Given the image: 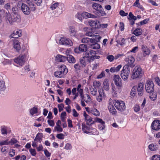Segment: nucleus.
<instances>
[{
    "mask_svg": "<svg viewBox=\"0 0 160 160\" xmlns=\"http://www.w3.org/2000/svg\"><path fill=\"white\" fill-rule=\"evenodd\" d=\"M154 83L152 81L148 80L145 84L146 90L147 92L150 93L149 98L153 101L156 99L157 97L156 93L154 92Z\"/></svg>",
    "mask_w": 160,
    "mask_h": 160,
    "instance_id": "1",
    "label": "nucleus"
},
{
    "mask_svg": "<svg viewBox=\"0 0 160 160\" xmlns=\"http://www.w3.org/2000/svg\"><path fill=\"white\" fill-rule=\"evenodd\" d=\"M92 125H87L85 123H82V130L85 133L87 134H90L94 135H98V132L96 128H93Z\"/></svg>",
    "mask_w": 160,
    "mask_h": 160,
    "instance_id": "2",
    "label": "nucleus"
},
{
    "mask_svg": "<svg viewBox=\"0 0 160 160\" xmlns=\"http://www.w3.org/2000/svg\"><path fill=\"white\" fill-rule=\"evenodd\" d=\"M143 74L142 69L139 66H136L134 68L132 75L133 79L141 78Z\"/></svg>",
    "mask_w": 160,
    "mask_h": 160,
    "instance_id": "3",
    "label": "nucleus"
},
{
    "mask_svg": "<svg viewBox=\"0 0 160 160\" xmlns=\"http://www.w3.org/2000/svg\"><path fill=\"white\" fill-rule=\"evenodd\" d=\"M6 19L7 21H8L11 24H12L13 23L15 22H19L21 20L20 16L19 15H11L8 12V14L7 13L6 16Z\"/></svg>",
    "mask_w": 160,
    "mask_h": 160,
    "instance_id": "4",
    "label": "nucleus"
},
{
    "mask_svg": "<svg viewBox=\"0 0 160 160\" xmlns=\"http://www.w3.org/2000/svg\"><path fill=\"white\" fill-rule=\"evenodd\" d=\"M130 72V69L128 66L125 65L123 67L122 70L121 71L120 75L124 80L125 81L127 80Z\"/></svg>",
    "mask_w": 160,
    "mask_h": 160,
    "instance_id": "5",
    "label": "nucleus"
},
{
    "mask_svg": "<svg viewBox=\"0 0 160 160\" xmlns=\"http://www.w3.org/2000/svg\"><path fill=\"white\" fill-rule=\"evenodd\" d=\"M117 109L120 112H123L126 109V106L124 102L122 101L115 100L113 102Z\"/></svg>",
    "mask_w": 160,
    "mask_h": 160,
    "instance_id": "6",
    "label": "nucleus"
},
{
    "mask_svg": "<svg viewBox=\"0 0 160 160\" xmlns=\"http://www.w3.org/2000/svg\"><path fill=\"white\" fill-rule=\"evenodd\" d=\"M60 44L67 46H71L72 45V42L70 39L62 37L59 41Z\"/></svg>",
    "mask_w": 160,
    "mask_h": 160,
    "instance_id": "7",
    "label": "nucleus"
},
{
    "mask_svg": "<svg viewBox=\"0 0 160 160\" xmlns=\"http://www.w3.org/2000/svg\"><path fill=\"white\" fill-rule=\"evenodd\" d=\"M14 61L20 65L22 66L25 62V56L24 55H20L17 58H15Z\"/></svg>",
    "mask_w": 160,
    "mask_h": 160,
    "instance_id": "8",
    "label": "nucleus"
},
{
    "mask_svg": "<svg viewBox=\"0 0 160 160\" xmlns=\"http://www.w3.org/2000/svg\"><path fill=\"white\" fill-rule=\"evenodd\" d=\"M83 115L85 118V121L86 122V125H92L95 123V120H93V118L89 115H88L85 111H84Z\"/></svg>",
    "mask_w": 160,
    "mask_h": 160,
    "instance_id": "9",
    "label": "nucleus"
},
{
    "mask_svg": "<svg viewBox=\"0 0 160 160\" xmlns=\"http://www.w3.org/2000/svg\"><path fill=\"white\" fill-rule=\"evenodd\" d=\"M87 49L86 45L83 44H80L78 48H75L74 49L75 52L80 53L82 52H85Z\"/></svg>",
    "mask_w": 160,
    "mask_h": 160,
    "instance_id": "10",
    "label": "nucleus"
},
{
    "mask_svg": "<svg viewBox=\"0 0 160 160\" xmlns=\"http://www.w3.org/2000/svg\"><path fill=\"white\" fill-rule=\"evenodd\" d=\"M92 7L93 9L98 11L101 14L102 16H103L105 13L103 11V8L102 6L99 4L94 3L92 5Z\"/></svg>",
    "mask_w": 160,
    "mask_h": 160,
    "instance_id": "11",
    "label": "nucleus"
},
{
    "mask_svg": "<svg viewBox=\"0 0 160 160\" xmlns=\"http://www.w3.org/2000/svg\"><path fill=\"white\" fill-rule=\"evenodd\" d=\"M96 53V52L92 50L87 49L85 51V53L84 54V57L88 58H89V62H91V58L93 57V54Z\"/></svg>",
    "mask_w": 160,
    "mask_h": 160,
    "instance_id": "12",
    "label": "nucleus"
},
{
    "mask_svg": "<svg viewBox=\"0 0 160 160\" xmlns=\"http://www.w3.org/2000/svg\"><path fill=\"white\" fill-rule=\"evenodd\" d=\"M21 10L24 14L26 15L29 14L31 12L30 8L28 5L22 3L21 6Z\"/></svg>",
    "mask_w": 160,
    "mask_h": 160,
    "instance_id": "13",
    "label": "nucleus"
},
{
    "mask_svg": "<svg viewBox=\"0 0 160 160\" xmlns=\"http://www.w3.org/2000/svg\"><path fill=\"white\" fill-rule=\"evenodd\" d=\"M151 127L155 130H158L160 129V121L158 120L154 121L152 124Z\"/></svg>",
    "mask_w": 160,
    "mask_h": 160,
    "instance_id": "14",
    "label": "nucleus"
},
{
    "mask_svg": "<svg viewBox=\"0 0 160 160\" xmlns=\"http://www.w3.org/2000/svg\"><path fill=\"white\" fill-rule=\"evenodd\" d=\"M113 80L115 85L118 87H121L122 85V80L118 75H114L113 76Z\"/></svg>",
    "mask_w": 160,
    "mask_h": 160,
    "instance_id": "15",
    "label": "nucleus"
},
{
    "mask_svg": "<svg viewBox=\"0 0 160 160\" xmlns=\"http://www.w3.org/2000/svg\"><path fill=\"white\" fill-rule=\"evenodd\" d=\"M128 65H127L128 66L129 68V67L131 68L134 67L135 66V64H134L135 62L134 58L132 56H130L128 57Z\"/></svg>",
    "mask_w": 160,
    "mask_h": 160,
    "instance_id": "16",
    "label": "nucleus"
},
{
    "mask_svg": "<svg viewBox=\"0 0 160 160\" xmlns=\"http://www.w3.org/2000/svg\"><path fill=\"white\" fill-rule=\"evenodd\" d=\"M13 48L16 52H19L21 49L20 42L18 41H16L13 42Z\"/></svg>",
    "mask_w": 160,
    "mask_h": 160,
    "instance_id": "17",
    "label": "nucleus"
},
{
    "mask_svg": "<svg viewBox=\"0 0 160 160\" xmlns=\"http://www.w3.org/2000/svg\"><path fill=\"white\" fill-rule=\"evenodd\" d=\"M56 59L58 62H64L67 60L66 56L60 54H58L56 56Z\"/></svg>",
    "mask_w": 160,
    "mask_h": 160,
    "instance_id": "18",
    "label": "nucleus"
},
{
    "mask_svg": "<svg viewBox=\"0 0 160 160\" xmlns=\"http://www.w3.org/2000/svg\"><path fill=\"white\" fill-rule=\"evenodd\" d=\"M137 91L138 95L142 96L143 92V85L142 83L138 84L137 87Z\"/></svg>",
    "mask_w": 160,
    "mask_h": 160,
    "instance_id": "19",
    "label": "nucleus"
},
{
    "mask_svg": "<svg viewBox=\"0 0 160 160\" xmlns=\"http://www.w3.org/2000/svg\"><path fill=\"white\" fill-rule=\"evenodd\" d=\"M108 107L109 111L110 113H112L113 115L116 114L117 113L116 110L112 104L109 103L108 105Z\"/></svg>",
    "mask_w": 160,
    "mask_h": 160,
    "instance_id": "20",
    "label": "nucleus"
},
{
    "mask_svg": "<svg viewBox=\"0 0 160 160\" xmlns=\"http://www.w3.org/2000/svg\"><path fill=\"white\" fill-rule=\"evenodd\" d=\"M89 24L91 26L95 28H98L100 26L99 22L98 21L91 20L89 22Z\"/></svg>",
    "mask_w": 160,
    "mask_h": 160,
    "instance_id": "21",
    "label": "nucleus"
},
{
    "mask_svg": "<svg viewBox=\"0 0 160 160\" xmlns=\"http://www.w3.org/2000/svg\"><path fill=\"white\" fill-rule=\"evenodd\" d=\"M67 60L68 62L71 63H74L76 62V59L72 55L68 54L66 57Z\"/></svg>",
    "mask_w": 160,
    "mask_h": 160,
    "instance_id": "22",
    "label": "nucleus"
},
{
    "mask_svg": "<svg viewBox=\"0 0 160 160\" xmlns=\"http://www.w3.org/2000/svg\"><path fill=\"white\" fill-rule=\"evenodd\" d=\"M54 75L57 78H64L65 75L58 70L54 72Z\"/></svg>",
    "mask_w": 160,
    "mask_h": 160,
    "instance_id": "23",
    "label": "nucleus"
},
{
    "mask_svg": "<svg viewBox=\"0 0 160 160\" xmlns=\"http://www.w3.org/2000/svg\"><path fill=\"white\" fill-rule=\"evenodd\" d=\"M82 15L83 16V18H96L97 17L96 16L87 12H83L82 13Z\"/></svg>",
    "mask_w": 160,
    "mask_h": 160,
    "instance_id": "24",
    "label": "nucleus"
},
{
    "mask_svg": "<svg viewBox=\"0 0 160 160\" xmlns=\"http://www.w3.org/2000/svg\"><path fill=\"white\" fill-rule=\"evenodd\" d=\"M103 87L105 90H109V82L108 79H106L104 80L103 83Z\"/></svg>",
    "mask_w": 160,
    "mask_h": 160,
    "instance_id": "25",
    "label": "nucleus"
},
{
    "mask_svg": "<svg viewBox=\"0 0 160 160\" xmlns=\"http://www.w3.org/2000/svg\"><path fill=\"white\" fill-rule=\"evenodd\" d=\"M59 70L62 71L65 75L67 74L68 71L66 66L64 65H60L59 67Z\"/></svg>",
    "mask_w": 160,
    "mask_h": 160,
    "instance_id": "26",
    "label": "nucleus"
},
{
    "mask_svg": "<svg viewBox=\"0 0 160 160\" xmlns=\"http://www.w3.org/2000/svg\"><path fill=\"white\" fill-rule=\"evenodd\" d=\"M43 137L42 134L41 133L38 132L37 134L36 137L34 139L35 141H38L39 142H41L42 140V138Z\"/></svg>",
    "mask_w": 160,
    "mask_h": 160,
    "instance_id": "27",
    "label": "nucleus"
},
{
    "mask_svg": "<svg viewBox=\"0 0 160 160\" xmlns=\"http://www.w3.org/2000/svg\"><path fill=\"white\" fill-rule=\"evenodd\" d=\"M27 3L29 6L32 11H34L36 10V8L34 7V5L32 0H27Z\"/></svg>",
    "mask_w": 160,
    "mask_h": 160,
    "instance_id": "28",
    "label": "nucleus"
},
{
    "mask_svg": "<svg viewBox=\"0 0 160 160\" xmlns=\"http://www.w3.org/2000/svg\"><path fill=\"white\" fill-rule=\"evenodd\" d=\"M148 148L151 151H155L158 149V146L153 143L149 145Z\"/></svg>",
    "mask_w": 160,
    "mask_h": 160,
    "instance_id": "29",
    "label": "nucleus"
},
{
    "mask_svg": "<svg viewBox=\"0 0 160 160\" xmlns=\"http://www.w3.org/2000/svg\"><path fill=\"white\" fill-rule=\"evenodd\" d=\"M6 89L5 83L3 79H0V91H4Z\"/></svg>",
    "mask_w": 160,
    "mask_h": 160,
    "instance_id": "30",
    "label": "nucleus"
},
{
    "mask_svg": "<svg viewBox=\"0 0 160 160\" xmlns=\"http://www.w3.org/2000/svg\"><path fill=\"white\" fill-rule=\"evenodd\" d=\"M21 36V32H19V31H14L13 34L11 35L12 38H17Z\"/></svg>",
    "mask_w": 160,
    "mask_h": 160,
    "instance_id": "31",
    "label": "nucleus"
},
{
    "mask_svg": "<svg viewBox=\"0 0 160 160\" xmlns=\"http://www.w3.org/2000/svg\"><path fill=\"white\" fill-rule=\"evenodd\" d=\"M142 48L144 53L146 55H149L150 53V51L146 46L143 45L142 46Z\"/></svg>",
    "mask_w": 160,
    "mask_h": 160,
    "instance_id": "32",
    "label": "nucleus"
},
{
    "mask_svg": "<svg viewBox=\"0 0 160 160\" xmlns=\"http://www.w3.org/2000/svg\"><path fill=\"white\" fill-rule=\"evenodd\" d=\"M142 33V30L140 28H137L133 32L134 34L137 36L141 35Z\"/></svg>",
    "mask_w": 160,
    "mask_h": 160,
    "instance_id": "33",
    "label": "nucleus"
},
{
    "mask_svg": "<svg viewBox=\"0 0 160 160\" xmlns=\"http://www.w3.org/2000/svg\"><path fill=\"white\" fill-rule=\"evenodd\" d=\"M69 30L71 36H74L76 35V32L74 27L72 26L70 27Z\"/></svg>",
    "mask_w": 160,
    "mask_h": 160,
    "instance_id": "34",
    "label": "nucleus"
},
{
    "mask_svg": "<svg viewBox=\"0 0 160 160\" xmlns=\"http://www.w3.org/2000/svg\"><path fill=\"white\" fill-rule=\"evenodd\" d=\"M38 112V108L34 107L31 108L30 110V113L32 116L36 113H37Z\"/></svg>",
    "mask_w": 160,
    "mask_h": 160,
    "instance_id": "35",
    "label": "nucleus"
},
{
    "mask_svg": "<svg viewBox=\"0 0 160 160\" xmlns=\"http://www.w3.org/2000/svg\"><path fill=\"white\" fill-rule=\"evenodd\" d=\"M90 91L91 93L93 96H96L97 93V91L96 88H93L92 87L90 88Z\"/></svg>",
    "mask_w": 160,
    "mask_h": 160,
    "instance_id": "36",
    "label": "nucleus"
},
{
    "mask_svg": "<svg viewBox=\"0 0 160 160\" xmlns=\"http://www.w3.org/2000/svg\"><path fill=\"white\" fill-rule=\"evenodd\" d=\"M137 88V87L136 86H134L132 88L130 93V95L134 97L135 96L136 94V90Z\"/></svg>",
    "mask_w": 160,
    "mask_h": 160,
    "instance_id": "37",
    "label": "nucleus"
},
{
    "mask_svg": "<svg viewBox=\"0 0 160 160\" xmlns=\"http://www.w3.org/2000/svg\"><path fill=\"white\" fill-rule=\"evenodd\" d=\"M128 18V20H137V17L134 16L131 12L129 13Z\"/></svg>",
    "mask_w": 160,
    "mask_h": 160,
    "instance_id": "38",
    "label": "nucleus"
},
{
    "mask_svg": "<svg viewBox=\"0 0 160 160\" xmlns=\"http://www.w3.org/2000/svg\"><path fill=\"white\" fill-rule=\"evenodd\" d=\"M85 58L84 57H83L80 59V62L82 68L85 67L86 65V63L85 61Z\"/></svg>",
    "mask_w": 160,
    "mask_h": 160,
    "instance_id": "39",
    "label": "nucleus"
},
{
    "mask_svg": "<svg viewBox=\"0 0 160 160\" xmlns=\"http://www.w3.org/2000/svg\"><path fill=\"white\" fill-rule=\"evenodd\" d=\"M12 13L15 15H19L18 14V10L17 7H14L12 8Z\"/></svg>",
    "mask_w": 160,
    "mask_h": 160,
    "instance_id": "40",
    "label": "nucleus"
},
{
    "mask_svg": "<svg viewBox=\"0 0 160 160\" xmlns=\"http://www.w3.org/2000/svg\"><path fill=\"white\" fill-rule=\"evenodd\" d=\"M1 131L2 134L3 135L7 134V128L5 126H3L1 127Z\"/></svg>",
    "mask_w": 160,
    "mask_h": 160,
    "instance_id": "41",
    "label": "nucleus"
},
{
    "mask_svg": "<svg viewBox=\"0 0 160 160\" xmlns=\"http://www.w3.org/2000/svg\"><path fill=\"white\" fill-rule=\"evenodd\" d=\"M90 38H83L82 39L81 42L83 43H87L90 44Z\"/></svg>",
    "mask_w": 160,
    "mask_h": 160,
    "instance_id": "42",
    "label": "nucleus"
},
{
    "mask_svg": "<svg viewBox=\"0 0 160 160\" xmlns=\"http://www.w3.org/2000/svg\"><path fill=\"white\" fill-rule=\"evenodd\" d=\"M101 85L100 82L98 81H95L93 83V86L95 88H98Z\"/></svg>",
    "mask_w": 160,
    "mask_h": 160,
    "instance_id": "43",
    "label": "nucleus"
},
{
    "mask_svg": "<svg viewBox=\"0 0 160 160\" xmlns=\"http://www.w3.org/2000/svg\"><path fill=\"white\" fill-rule=\"evenodd\" d=\"M90 45V48L93 49H97L100 48V46L97 43H95V44H91Z\"/></svg>",
    "mask_w": 160,
    "mask_h": 160,
    "instance_id": "44",
    "label": "nucleus"
},
{
    "mask_svg": "<svg viewBox=\"0 0 160 160\" xmlns=\"http://www.w3.org/2000/svg\"><path fill=\"white\" fill-rule=\"evenodd\" d=\"M9 145H12L18 142V141L15 138H12L10 141H9Z\"/></svg>",
    "mask_w": 160,
    "mask_h": 160,
    "instance_id": "45",
    "label": "nucleus"
},
{
    "mask_svg": "<svg viewBox=\"0 0 160 160\" xmlns=\"http://www.w3.org/2000/svg\"><path fill=\"white\" fill-rule=\"evenodd\" d=\"M99 122L101 124V125L104 124V122L100 118H95V122Z\"/></svg>",
    "mask_w": 160,
    "mask_h": 160,
    "instance_id": "46",
    "label": "nucleus"
},
{
    "mask_svg": "<svg viewBox=\"0 0 160 160\" xmlns=\"http://www.w3.org/2000/svg\"><path fill=\"white\" fill-rule=\"evenodd\" d=\"M125 39L124 38H122L121 41L119 40H117L116 41V42L118 44H119L120 45L122 46L123 45L125 44Z\"/></svg>",
    "mask_w": 160,
    "mask_h": 160,
    "instance_id": "47",
    "label": "nucleus"
},
{
    "mask_svg": "<svg viewBox=\"0 0 160 160\" xmlns=\"http://www.w3.org/2000/svg\"><path fill=\"white\" fill-rule=\"evenodd\" d=\"M74 67L75 70L77 71H78V70H80L81 68H82V66L80 65L79 63L74 64Z\"/></svg>",
    "mask_w": 160,
    "mask_h": 160,
    "instance_id": "48",
    "label": "nucleus"
},
{
    "mask_svg": "<svg viewBox=\"0 0 160 160\" xmlns=\"http://www.w3.org/2000/svg\"><path fill=\"white\" fill-rule=\"evenodd\" d=\"M104 96V95L103 94H99V95L96 98L97 100L99 102H101L102 100V98Z\"/></svg>",
    "mask_w": 160,
    "mask_h": 160,
    "instance_id": "49",
    "label": "nucleus"
},
{
    "mask_svg": "<svg viewBox=\"0 0 160 160\" xmlns=\"http://www.w3.org/2000/svg\"><path fill=\"white\" fill-rule=\"evenodd\" d=\"M8 145H9V142L8 139H7L5 141H2L0 142V145L1 146Z\"/></svg>",
    "mask_w": 160,
    "mask_h": 160,
    "instance_id": "50",
    "label": "nucleus"
},
{
    "mask_svg": "<svg viewBox=\"0 0 160 160\" xmlns=\"http://www.w3.org/2000/svg\"><path fill=\"white\" fill-rule=\"evenodd\" d=\"M152 160H160V155H155L152 158Z\"/></svg>",
    "mask_w": 160,
    "mask_h": 160,
    "instance_id": "51",
    "label": "nucleus"
},
{
    "mask_svg": "<svg viewBox=\"0 0 160 160\" xmlns=\"http://www.w3.org/2000/svg\"><path fill=\"white\" fill-rule=\"evenodd\" d=\"M54 129L55 131H56L59 132H62L63 130V129L61 128V126H55L54 128Z\"/></svg>",
    "mask_w": 160,
    "mask_h": 160,
    "instance_id": "52",
    "label": "nucleus"
},
{
    "mask_svg": "<svg viewBox=\"0 0 160 160\" xmlns=\"http://www.w3.org/2000/svg\"><path fill=\"white\" fill-rule=\"evenodd\" d=\"M58 108L59 111L61 112L63 110V108L64 107V105L63 103H61L60 104H58Z\"/></svg>",
    "mask_w": 160,
    "mask_h": 160,
    "instance_id": "53",
    "label": "nucleus"
},
{
    "mask_svg": "<svg viewBox=\"0 0 160 160\" xmlns=\"http://www.w3.org/2000/svg\"><path fill=\"white\" fill-rule=\"evenodd\" d=\"M92 113L93 115L97 116H99V112L96 109H94L93 110Z\"/></svg>",
    "mask_w": 160,
    "mask_h": 160,
    "instance_id": "54",
    "label": "nucleus"
},
{
    "mask_svg": "<svg viewBox=\"0 0 160 160\" xmlns=\"http://www.w3.org/2000/svg\"><path fill=\"white\" fill-rule=\"evenodd\" d=\"M9 154L11 157L14 156L15 155V150L13 149H10Z\"/></svg>",
    "mask_w": 160,
    "mask_h": 160,
    "instance_id": "55",
    "label": "nucleus"
},
{
    "mask_svg": "<svg viewBox=\"0 0 160 160\" xmlns=\"http://www.w3.org/2000/svg\"><path fill=\"white\" fill-rule=\"evenodd\" d=\"M58 6V2L55 3L52 5L50 7V8L53 10L56 9Z\"/></svg>",
    "mask_w": 160,
    "mask_h": 160,
    "instance_id": "56",
    "label": "nucleus"
},
{
    "mask_svg": "<svg viewBox=\"0 0 160 160\" xmlns=\"http://www.w3.org/2000/svg\"><path fill=\"white\" fill-rule=\"evenodd\" d=\"M76 17L77 18H78L79 20H80L81 21H82L83 16L82 15V14H81L79 13H77V14L76 15Z\"/></svg>",
    "mask_w": 160,
    "mask_h": 160,
    "instance_id": "57",
    "label": "nucleus"
},
{
    "mask_svg": "<svg viewBox=\"0 0 160 160\" xmlns=\"http://www.w3.org/2000/svg\"><path fill=\"white\" fill-rule=\"evenodd\" d=\"M56 137L59 139H62L64 138V135L62 133L58 134L57 135Z\"/></svg>",
    "mask_w": 160,
    "mask_h": 160,
    "instance_id": "58",
    "label": "nucleus"
},
{
    "mask_svg": "<svg viewBox=\"0 0 160 160\" xmlns=\"http://www.w3.org/2000/svg\"><path fill=\"white\" fill-rule=\"evenodd\" d=\"M29 152L33 156H35L36 154V151L34 149H29Z\"/></svg>",
    "mask_w": 160,
    "mask_h": 160,
    "instance_id": "59",
    "label": "nucleus"
},
{
    "mask_svg": "<svg viewBox=\"0 0 160 160\" xmlns=\"http://www.w3.org/2000/svg\"><path fill=\"white\" fill-rule=\"evenodd\" d=\"M72 148V146L69 143H67L65 145V147L64 148L66 149V150H70Z\"/></svg>",
    "mask_w": 160,
    "mask_h": 160,
    "instance_id": "60",
    "label": "nucleus"
},
{
    "mask_svg": "<svg viewBox=\"0 0 160 160\" xmlns=\"http://www.w3.org/2000/svg\"><path fill=\"white\" fill-rule=\"evenodd\" d=\"M48 124L52 127L54 126L55 123L53 120H48Z\"/></svg>",
    "mask_w": 160,
    "mask_h": 160,
    "instance_id": "61",
    "label": "nucleus"
},
{
    "mask_svg": "<svg viewBox=\"0 0 160 160\" xmlns=\"http://www.w3.org/2000/svg\"><path fill=\"white\" fill-rule=\"evenodd\" d=\"M140 106L138 105H135L134 107V110L135 112H138L140 110Z\"/></svg>",
    "mask_w": 160,
    "mask_h": 160,
    "instance_id": "62",
    "label": "nucleus"
},
{
    "mask_svg": "<svg viewBox=\"0 0 160 160\" xmlns=\"http://www.w3.org/2000/svg\"><path fill=\"white\" fill-rule=\"evenodd\" d=\"M149 19L148 18H146L143 21H141L140 22L141 25H142L147 23L149 21Z\"/></svg>",
    "mask_w": 160,
    "mask_h": 160,
    "instance_id": "63",
    "label": "nucleus"
},
{
    "mask_svg": "<svg viewBox=\"0 0 160 160\" xmlns=\"http://www.w3.org/2000/svg\"><path fill=\"white\" fill-rule=\"evenodd\" d=\"M107 59L109 61L112 62L114 59V57L112 55H109L107 56Z\"/></svg>",
    "mask_w": 160,
    "mask_h": 160,
    "instance_id": "64",
    "label": "nucleus"
}]
</instances>
